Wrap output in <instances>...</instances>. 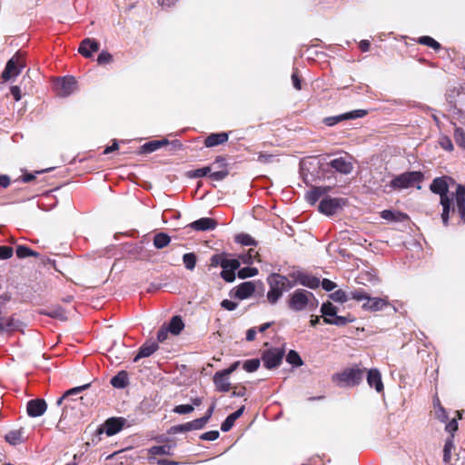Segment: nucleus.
<instances>
[{
    "mask_svg": "<svg viewBox=\"0 0 465 465\" xmlns=\"http://www.w3.org/2000/svg\"><path fill=\"white\" fill-rule=\"evenodd\" d=\"M269 291L267 292L266 298L271 304H275L283 292L295 286V282H292L288 277L279 274L272 273L267 278Z\"/></svg>",
    "mask_w": 465,
    "mask_h": 465,
    "instance_id": "1",
    "label": "nucleus"
},
{
    "mask_svg": "<svg viewBox=\"0 0 465 465\" xmlns=\"http://www.w3.org/2000/svg\"><path fill=\"white\" fill-rule=\"evenodd\" d=\"M288 307L294 312L313 310L318 302L312 292L304 289H297L292 292L287 300Z\"/></svg>",
    "mask_w": 465,
    "mask_h": 465,
    "instance_id": "2",
    "label": "nucleus"
},
{
    "mask_svg": "<svg viewBox=\"0 0 465 465\" xmlns=\"http://www.w3.org/2000/svg\"><path fill=\"white\" fill-rule=\"evenodd\" d=\"M430 189L432 193L440 194V204L442 205V213H441V219L444 225L448 224L449 220V213L450 209V200L449 199L447 193H448V183H447V177H438L435 178L430 186Z\"/></svg>",
    "mask_w": 465,
    "mask_h": 465,
    "instance_id": "3",
    "label": "nucleus"
},
{
    "mask_svg": "<svg viewBox=\"0 0 465 465\" xmlns=\"http://www.w3.org/2000/svg\"><path fill=\"white\" fill-rule=\"evenodd\" d=\"M364 369L359 367L346 368L332 376V381L340 386L353 387L358 385L363 379Z\"/></svg>",
    "mask_w": 465,
    "mask_h": 465,
    "instance_id": "4",
    "label": "nucleus"
},
{
    "mask_svg": "<svg viewBox=\"0 0 465 465\" xmlns=\"http://www.w3.org/2000/svg\"><path fill=\"white\" fill-rule=\"evenodd\" d=\"M423 177V173L419 171L405 172L395 176L391 181L390 187L394 191L409 189L421 183Z\"/></svg>",
    "mask_w": 465,
    "mask_h": 465,
    "instance_id": "5",
    "label": "nucleus"
},
{
    "mask_svg": "<svg viewBox=\"0 0 465 465\" xmlns=\"http://www.w3.org/2000/svg\"><path fill=\"white\" fill-rule=\"evenodd\" d=\"M25 66V61L23 54L16 53L6 64L5 70L2 73L4 81H8L16 77Z\"/></svg>",
    "mask_w": 465,
    "mask_h": 465,
    "instance_id": "6",
    "label": "nucleus"
},
{
    "mask_svg": "<svg viewBox=\"0 0 465 465\" xmlns=\"http://www.w3.org/2000/svg\"><path fill=\"white\" fill-rule=\"evenodd\" d=\"M54 88L58 96L66 97L76 90V81L73 76L57 78Z\"/></svg>",
    "mask_w": 465,
    "mask_h": 465,
    "instance_id": "7",
    "label": "nucleus"
},
{
    "mask_svg": "<svg viewBox=\"0 0 465 465\" xmlns=\"http://www.w3.org/2000/svg\"><path fill=\"white\" fill-rule=\"evenodd\" d=\"M283 357V351L280 349H270L262 353V360L267 369H273L279 366Z\"/></svg>",
    "mask_w": 465,
    "mask_h": 465,
    "instance_id": "8",
    "label": "nucleus"
},
{
    "mask_svg": "<svg viewBox=\"0 0 465 465\" xmlns=\"http://www.w3.org/2000/svg\"><path fill=\"white\" fill-rule=\"evenodd\" d=\"M344 204L343 199L326 197L319 204V211L326 215H332Z\"/></svg>",
    "mask_w": 465,
    "mask_h": 465,
    "instance_id": "9",
    "label": "nucleus"
},
{
    "mask_svg": "<svg viewBox=\"0 0 465 465\" xmlns=\"http://www.w3.org/2000/svg\"><path fill=\"white\" fill-rule=\"evenodd\" d=\"M241 263L238 259H227L221 277L227 282H232L235 280V271L239 269Z\"/></svg>",
    "mask_w": 465,
    "mask_h": 465,
    "instance_id": "10",
    "label": "nucleus"
},
{
    "mask_svg": "<svg viewBox=\"0 0 465 465\" xmlns=\"http://www.w3.org/2000/svg\"><path fill=\"white\" fill-rule=\"evenodd\" d=\"M366 114H367V112L365 110H354V111H351V112H349L346 114H340L337 116L327 117L324 119V123L328 126H332V125H335L336 124L340 123L341 121L348 120V119L361 118Z\"/></svg>",
    "mask_w": 465,
    "mask_h": 465,
    "instance_id": "11",
    "label": "nucleus"
},
{
    "mask_svg": "<svg viewBox=\"0 0 465 465\" xmlns=\"http://www.w3.org/2000/svg\"><path fill=\"white\" fill-rule=\"evenodd\" d=\"M47 408V404L43 399H35L27 402L26 411L30 417L35 418L42 416Z\"/></svg>",
    "mask_w": 465,
    "mask_h": 465,
    "instance_id": "12",
    "label": "nucleus"
},
{
    "mask_svg": "<svg viewBox=\"0 0 465 465\" xmlns=\"http://www.w3.org/2000/svg\"><path fill=\"white\" fill-rule=\"evenodd\" d=\"M125 421L124 418H110L104 422L103 430L107 436H113L123 429Z\"/></svg>",
    "mask_w": 465,
    "mask_h": 465,
    "instance_id": "13",
    "label": "nucleus"
},
{
    "mask_svg": "<svg viewBox=\"0 0 465 465\" xmlns=\"http://www.w3.org/2000/svg\"><path fill=\"white\" fill-rule=\"evenodd\" d=\"M216 226L217 222L214 219L209 217L201 218L189 224V227L198 232L213 231L216 228Z\"/></svg>",
    "mask_w": 465,
    "mask_h": 465,
    "instance_id": "14",
    "label": "nucleus"
},
{
    "mask_svg": "<svg viewBox=\"0 0 465 465\" xmlns=\"http://www.w3.org/2000/svg\"><path fill=\"white\" fill-rule=\"evenodd\" d=\"M255 291V285L252 282H244L234 289L233 297L239 300H244L251 297Z\"/></svg>",
    "mask_w": 465,
    "mask_h": 465,
    "instance_id": "15",
    "label": "nucleus"
},
{
    "mask_svg": "<svg viewBox=\"0 0 465 465\" xmlns=\"http://www.w3.org/2000/svg\"><path fill=\"white\" fill-rule=\"evenodd\" d=\"M329 164L335 171L342 174H349L353 169L351 162L347 160L345 157L335 158L331 160Z\"/></svg>",
    "mask_w": 465,
    "mask_h": 465,
    "instance_id": "16",
    "label": "nucleus"
},
{
    "mask_svg": "<svg viewBox=\"0 0 465 465\" xmlns=\"http://www.w3.org/2000/svg\"><path fill=\"white\" fill-rule=\"evenodd\" d=\"M367 382L369 386L374 388L377 392H381L384 389L381 374L378 369H371L368 371Z\"/></svg>",
    "mask_w": 465,
    "mask_h": 465,
    "instance_id": "17",
    "label": "nucleus"
},
{
    "mask_svg": "<svg viewBox=\"0 0 465 465\" xmlns=\"http://www.w3.org/2000/svg\"><path fill=\"white\" fill-rule=\"evenodd\" d=\"M99 49V43L91 38H85L80 44L78 52L84 57H91L93 53L97 52Z\"/></svg>",
    "mask_w": 465,
    "mask_h": 465,
    "instance_id": "18",
    "label": "nucleus"
},
{
    "mask_svg": "<svg viewBox=\"0 0 465 465\" xmlns=\"http://www.w3.org/2000/svg\"><path fill=\"white\" fill-rule=\"evenodd\" d=\"M388 305L389 302L384 298H371L369 296L362 304V308L366 311L378 312L383 310Z\"/></svg>",
    "mask_w": 465,
    "mask_h": 465,
    "instance_id": "19",
    "label": "nucleus"
},
{
    "mask_svg": "<svg viewBox=\"0 0 465 465\" xmlns=\"http://www.w3.org/2000/svg\"><path fill=\"white\" fill-rule=\"evenodd\" d=\"M213 383L216 390L222 392H227L231 389L229 375L223 371H217L213 376Z\"/></svg>",
    "mask_w": 465,
    "mask_h": 465,
    "instance_id": "20",
    "label": "nucleus"
},
{
    "mask_svg": "<svg viewBox=\"0 0 465 465\" xmlns=\"http://www.w3.org/2000/svg\"><path fill=\"white\" fill-rule=\"evenodd\" d=\"M229 135L227 133L222 132L217 134H211L204 140L206 147H214L219 144L224 143L228 141Z\"/></svg>",
    "mask_w": 465,
    "mask_h": 465,
    "instance_id": "21",
    "label": "nucleus"
},
{
    "mask_svg": "<svg viewBox=\"0 0 465 465\" xmlns=\"http://www.w3.org/2000/svg\"><path fill=\"white\" fill-rule=\"evenodd\" d=\"M456 209L465 222V186L459 185L456 191Z\"/></svg>",
    "mask_w": 465,
    "mask_h": 465,
    "instance_id": "22",
    "label": "nucleus"
},
{
    "mask_svg": "<svg viewBox=\"0 0 465 465\" xmlns=\"http://www.w3.org/2000/svg\"><path fill=\"white\" fill-rule=\"evenodd\" d=\"M172 450L171 445L153 446L148 449V460L153 463L158 455H172Z\"/></svg>",
    "mask_w": 465,
    "mask_h": 465,
    "instance_id": "23",
    "label": "nucleus"
},
{
    "mask_svg": "<svg viewBox=\"0 0 465 465\" xmlns=\"http://www.w3.org/2000/svg\"><path fill=\"white\" fill-rule=\"evenodd\" d=\"M158 349V344L154 341L145 342L139 350L134 361L137 362L140 359L151 356Z\"/></svg>",
    "mask_w": 465,
    "mask_h": 465,
    "instance_id": "24",
    "label": "nucleus"
},
{
    "mask_svg": "<svg viewBox=\"0 0 465 465\" xmlns=\"http://www.w3.org/2000/svg\"><path fill=\"white\" fill-rule=\"evenodd\" d=\"M330 189L331 188L328 186L313 187L312 190L306 193L305 199L309 203L314 204L320 199V197L327 193Z\"/></svg>",
    "mask_w": 465,
    "mask_h": 465,
    "instance_id": "25",
    "label": "nucleus"
},
{
    "mask_svg": "<svg viewBox=\"0 0 465 465\" xmlns=\"http://www.w3.org/2000/svg\"><path fill=\"white\" fill-rule=\"evenodd\" d=\"M243 411L244 406H242L239 410L230 414L222 423L221 430L224 432L229 431L234 425L235 420L242 415Z\"/></svg>",
    "mask_w": 465,
    "mask_h": 465,
    "instance_id": "26",
    "label": "nucleus"
},
{
    "mask_svg": "<svg viewBox=\"0 0 465 465\" xmlns=\"http://www.w3.org/2000/svg\"><path fill=\"white\" fill-rule=\"evenodd\" d=\"M18 328V322L12 317L0 315V333L13 331Z\"/></svg>",
    "mask_w": 465,
    "mask_h": 465,
    "instance_id": "27",
    "label": "nucleus"
},
{
    "mask_svg": "<svg viewBox=\"0 0 465 465\" xmlns=\"http://www.w3.org/2000/svg\"><path fill=\"white\" fill-rule=\"evenodd\" d=\"M5 439L11 445H18L23 442V430H11L5 434Z\"/></svg>",
    "mask_w": 465,
    "mask_h": 465,
    "instance_id": "28",
    "label": "nucleus"
},
{
    "mask_svg": "<svg viewBox=\"0 0 465 465\" xmlns=\"http://www.w3.org/2000/svg\"><path fill=\"white\" fill-rule=\"evenodd\" d=\"M171 237L164 232H158L153 237V245L156 249H163L169 245Z\"/></svg>",
    "mask_w": 465,
    "mask_h": 465,
    "instance_id": "29",
    "label": "nucleus"
},
{
    "mask_svg": "<svg viewBox=\"0 0 465 465\" xmlns=\"http://www.w3.org/2000/svg\"><path fill=\"white\" fill-rule=\"evenodd\" d=\"M111 384L114 388L123 389L128 384V377L125 371H120L111 380Z\"/></svg>",
    "mask_w": 465,
    "mask_h": 465,
    "instance_id": "30",
    "label": "nucleus"
},
{
    "mask_svg": "<svg viewBox=\"0 0 465 465\" xmlns=\"http://www.w3.org/2000/svg\"><path fill=\"white\" fill-rule=\"evenodd\" d=\"M183 327H184V324H183L181 317L174 316L172 318V320L169 323L168 330L171 333L177 335L182 331Z\"/></svg>",
    "mask_w": 465,
    "mask_h": 465,
    "instance_id": "31",
    "label": "nucleus"
},
{
    "mask_svg": "<svg viewBox=\"0 0 465 465\" xmlns=\"http://www.w3.org/2000/svg\"><path fill=\"white\" fill-rule=\"evenodd\" d=\"M321 312L322 313L323 321L326 318L333 319L337 314V308L331 302H325L322 305Z\"/></svg>",
    "mask_w": 465,
    "mask_h": 465,
    "instance_id": "32",
    "label": "nucleus"
},
{
    "mask_svg": "<svg viewBox=\"0 0 465 465\" xmlns=\"http://www.w3.org/2000/svg\"><path fill=\"white\" fill-rule=\"evenodd\" d=\"M16 255L20 259H24L26 257H39V253L33 251L32 249L28 248L25 245H18L16 248Z\"/></svg>",
    "mask_w": 465,
    "mask_h": 465,
    "instance_id": "33",
    "label": "nucleus"
},
{
    "mask_svg": "<svg viewBox=\"0 0 465 465\" xmlns=\"http://www.w3.org/2000/svg\"><path fill=\"white\" fill-rule=\"evenodd\" d=\"M381 216L388 221H402L407 217L406 214L401 213H394L391 210H384L381 213Z\"/></svg>",
    "mask_w": 465,
    "mask_h": 465,
    "instance_id": "34",
    "label": "nucleus"
},
{
    "mask_svg": "<svg viewBox=\"0 0 465 465\" xmlns=\"http://www.w3.org/2000/svg\"><path fill=\"white\" fill-rule=\"evenodd\" d=\"M351 322H353L352 318L345 317V316H338L337 314L335 315V317L333 319H331V318L325 319V323L334 324L337 326H344L347 323Z\"/></svg>",
    "mask_w": 465,
    "mask_h": 465,
    "instance_id": "35",
    "label": "nucleus"
},
{
    "mask_svg": "<svg viewBox=\"0 0 465 465\" xmlns=\"http://www.w3.org/2000/svg\"><path fill=\"white\" fill-rule=\"evenodd\" d=\"M197 257L193 252L183 254V262L187 270L193 271L195 268Z\"/></svg>",
    "mask_w": 465,
    "mask_h": 465,
    "instance_id": "36",
    "label": "nucleus"
},
{
    "mask_svg": "<svg viewBox=\"0 0 465 465\" xmlns=\"http://www.w3.org/2000/svg\"><path fill=\"white\" fill-rule=\"evenodd\" d=\"M286 361L290 364L296 366V367H300L303 364V361H302L301 356L299 355V353L293 350H291L288 352V354L286 356Z\"/></svg>",
    "mask_w": 465,
    "mask_h": 465,
    "instance_id": "37",
    "label": "nucleus"
},
{
    "mask_svg": "<svg viewBox=\"0 0 465 465\" xmlns=\"http://www.w3.org/2000/svg\"><path fill=\"white\" fill-rule=\"evenodd\" d=\"M167 143H168L167 140L152 141V142L146 143L143 146V152H145V153L154 152V151L158 150L160 147H162L163 144H167Z\"/></svg>",
    "mask_w": 465,
    "mask_h": 465,
    "instance_id": "38",
    "label": "nucleus"
},
{
    "mask_svg": "<svg viewBox=\"0 0 465 465\" xmlns=\"http://www.w3.org/2000/svg\"><path fill=\"white\" fill-rule=\"evenodd\" d=\"M454 140L460 148L465 150V132L462 128L455 127Z\"/></svg>",
    "mask_w": 465,
    "mask_h": 465,
    "instance_id": "39",
    "label": "nucleus"
},
{
    "mask_svg": "<svg viewBox=\"0 0 465 465\" xmlns=\"http://www.w3.org/2000/svg\"><path fill=\"white\" fill-rule=\"evenodd\" d=\"M235 241L244 246L255 245L254 239L247 233H240L235 236Z\"/></svg>",
    "mask_w": 465,
    "mask_h": 465,
    "instance_id": "40",
    "label": "nucleus"
},
{
    "mask_svg": "<svg viewBox=\"0 0 465 465\" xmlns=\"http://www.w3.org/2000/svg\"><path fill=\"white\" fill-rule=\"evenodd\" d=\"M227 259H228V257H227V254H225V253L214 254L211 257L210 265L212 267H217L220 265L222 268H223Z\"/></svg>",
    "mask_w": 465,
    "mask_h": 465,
    "instance_id": "41",
    "label": "nucleus"
},
{
    "mask_svg": "<svg viewBox=\"0 0 465 465\" xmlns=\"http://www.w3.org/2000/svg\"><path fill=\"white\" fill-rule=\"evenodd\" d=\"M320 283L321 281L319 278L307 274L302 285L311 289H316L320 286Z\"/></svg>",
    "mask_w": 465,
    "mask_h": 465,
    "instance_id": "42",
    "label": "nucleus"
},
{
    "mask_svg": "<svg viewBox=\"0 0 465 465\" xmlns=\"http://www.w3.org/2000/svg\"><path fill=\"white\" fill-rule=\"evenodd\" d=\"M258 274V270L254 267H244L238 271V277L245 279Z\"/></svg>",
    "mask_w": 465,
    "mask_h": 465,
    "instance_id": "43",
    "label": "nucleus"
},
{
    "mask_svg": "<svg viewBox=\"0 0 465 465\" xmlns=\"http://www.w3.org/2000/svg\"><path fill=\"white\" fill-rule=\"evenodd\" d=\"M418 42L420 45L430 46V47L433 48L434 50H439L440 48V45L430 36H421L419 38Z\"/></svg>",
    "mask_w": 465,
    "mask_h": 465,
    "instance_id": "44",
    "label": "nucleus"
},
{
    "mask_svg": "<svg viewBox=\"0 0 465 465\" xmlns=\"http://www.w3.org/2000/svg\"><path fill=\"white\" fill-rule=\"evenodd\" d=\"M453 441L451 439L448 440L445 442L444 449H443V461L445 463H449L450 461L451 457V450L453 449Z\"/></svg>",
    "mask_w": 465,
    "mask_h": 465,
    "instance_id": "45",
    "label": "nucleus"
},
{
    "mask_svg": "<svg viewBox=\"0 0 465 465\" xmlns=\"http://www.w3.org/2000/svg\"><path fill=\"white\" fill-rule=\"evenodd\" d=\"M331 300L338 302H345L349 300V293L343 290H337L331 294Z\"/></svg>",
    "mask_w": 465,
    "mask_h": 465,
    "instance_id": "46",
    "label": "nucleus"
},
{
    "mask_svg": "<svg viewBox=\"0 0 465 465\" xmlns=\"http://www.w3.org/2000/svg\"><path fill=\"white\" fill-rule=\"evenodd\" d=\"M87 387H88V385H84V386L75 387L71 390H68L61 398H59L57 400V405H61L64 400H65L66 398H68L71 395L78 394L80 391H82L83 390H84Z\"/></svg>",
    "mask_w": 465,
    "mask_h": 465,
    "instance_id": "47",
    "label": "nucleus"
},
{
    "mask_svg": "<svg viewBox=\"0 0 465 465\" xmlns=\"http://www.w3.org/2000/svg\"><path fill=\"white\" fill-rule=\"evenodd\" d=\"M260 366L259 359H251L244 361L242 367L248 372L255 371Z\"/></svg>",
    "mask_w": 465,
    "mask_h": 465,
    "instance_id": "48",
    "label": "nucleus"
},
{
    "mask_svg": "<svg viewBox=\"0 0 465 465\" xmlns=\"http://www.w3.org/2000/svg\"><path fill=\"white\" fill-rule=\"evenodd\" d=\"M439 144L446 151L451 152L454 149L453 143L450 138L447 135H442L439 138Z\"/></svg>",
    "mask_w": 465,
    "mask_h": 465,
    "instance_id": "49",
    "label": "nucleus"
},
{
    "mask_svg": "<svg viewBox=\"0 0 465 465\" xmlns=\"http://www.w3.org/2000/svg\"><path fill=\"white\" fill-rule=\"evenodd\" d=\"M257 256L258 252L255 251L254 249H250L246 254L241 256V259L243 263L252 264Z\"/></svg>",
    "mask_w": 465,
    "mask_h": 465,
    "instance_id": "50",
    "label": "nucleus"
},
{
    "mask_svg": "<svg viewBox=\"0 0 465 465\" xmlns=\"http://www.w3.org/2000/svg\"><path fill=\"white\" fill-rule=\"evenodd\" d=\"M369 295L367 292L358 290L349 292V300L353 299L359 302L365 301L368 299Z\"/></svg>",
    "mask_w": 465,
    "mask_h": 465,
    "instance_id": "51",
    "label": "nucleus"
},
{
    "mask_svg": "<svg viewBox=\"0 0 465 465\" xmlns=\"http://www.w3.org/2000/svg\"><path fill=\"white\" fill-rule=\"evenodd\" d=\"M206 423V419H203L202 417L192 421H189V429H192L193 430H201L205 426Z\"/></svg>",
    "mask_w": 465,
    "mask_h": 465,
    "instance_id": "52",
    "label": "nucleus"
},
{
    "mask_svg": "<svg viewBox=\"0 0 465 465\" xmlns=\"http://www.w3.org/2000/svg\"><path fill=\"white\" fill-rule=\"evenodd\" d=\"M14 250L10 246H0V260H7L13 256Z\"/></svg>",
    "mask_w": 465,
    "mask_h": 465,
    "instance_id": "53",
    "label": "nucleus"
},
{
    "mask_svg": "<svg viewBox=\"0 0 465 465\" xmlns=\"http://www.w3.org/2000/svg\"><path fill=\"white\" fill-rule=\"evenodd\" d=\"M193 411V406L190 404L178 405L173 409V411L178 414H186Z\"/></svg>",
    "mask_w": 465,
    "mask_h": 465,
    "instance_id": "54",
    "label": "nucleus"
},
{
    "mask_svg": "<svg viewBox=\"0 0 465 465\" xmlns=\"http://www.w3.org/2000/svg\"><path fill=\"white\" fill-rule=\"evenodd\" d=\"M219 431L218 430H210V431H207V432H204L203 433L201 436H200V439L203 440H209V441H213V440H215L218 439L219 437Z\"/></svg>",
    "mask_w": 465,
    "mask_h": 465,
    "instance_id": "55",
    "label": "nucleus"
},
{
    "mask_svg": "<svg viewBox=\"0 0 465 465\" xmlns=\"http://www.w3.org/2000/svg\"><path fill=\"white\" fill-rule=\"evenodd\" d=\"M307 273L302 272L301 271L293 272L290 274V276L293 279L292 282H295V285L297 283L302 284V282L304 281Z\"/></svg>",
    "mask_w": 465,
    "mask_h": 465,
    "instance_id": "56",
    "label": "nucleus"
},
{
    "mask_svg": "<svg viewBox=\"0 0 465 465\" xmlns=\"http://www.w3.org/2000/svg\"><path fill=\"white\" fill-rule=\"evenodd\" d=\"M434 414L436 419H438L441 422H447L448 421V413L444 408L436 409L434 411Z\"/></svg>",
    "mask_w": 465,
    "mask_h": 465,
    "instance_id": "57",
    "label": "nucleus"
},
{
    "mask_svg": "<svg viewBox=\"0 0 465 465\" xmlns=\"http://www.w3.org/2000/svg\"><path fill=\"white\" fill-rule=\"evenodd\" d=\"M113 56L107 52H102L97 57V63L99 64H108L112 61Z\"/></svg>",
    "mask_w": 465,
    "mask_h": 465,
    "instance_id": "58",
    "label": "nucleus"
},
{
    "mask_svg": "<svg viewBox=\"0 0 465 465\" xmlns=\"http://www.w3.org/2000/svg\"><path fill=\"white\" fill-rule=\"evenodd\" d=\"M228 175L227 170H222L210 173V178L214 181H222Z\"/></svg>",
    "mask_w": 465,
    "mask_h": 465,
    "instance_id": "59",
    "label": "nucleus"
},
{
    "mask_svg": "<svg viewBox=\"0 0 465 465\" xmlns=\"http://www.w3.org/2000/svg\"><path fill=\"white\" fill-rule=\"evenodd\" d=\"M445 430L451 433V437H453V433L458 430L457 419H452L450 422H448L446 424Z\"/></svg>",
    "mask_w": 465,
    "mask_h": 465,
    "instance_id": "60",
    "label": "nucleus"
},
{
    "mask_svg": "<svg viewBox=\"0 0 465 465\" xmlns=\"http://www.w3.org/2000/svg\"><path fill=\"white\" fill-rule=\"evenodd\" d=\"M221 306L227 311H233L237 308L238 304L231 300H223Z\"/></svg>",
    "mask_w": 465,
    "mask_h": 465,
    "instance_id": "61",
    "label": "nucleus"
},
{
    "mask_svg": "<svg viewBox=\"0 0 465 465\" xmlns=\"http://www.w3.org/2000/svg\"><path fill=\"white\" fill-rule=\"evenodd\" d=\"M320 284H322V288L327 292L332 291L336 287L335 282L329 279H323Z\"/></svg>",
    "mask_w": 465,
    "mask_h": 465,
    "instance_id": "62",
    "label": "nucleus"
},
{
    "mask_svg": "<svg viewBox=\"0 0 465 465\" xmlns=\"http://www.w3.org/2000/svg\"><path fill=\"white\" fill-rule=\"evenodd\" d=\"M211 172L210 167H203L193 171V177H203Z\"/></svg>",
    "mask_w": 465,
    "mask_h": 465,
    "instance_id": "63",
    "label": "nucleus"
},
{
    "mask_svg": "<svg viewBox=\"0 0 465 465\" xmlns=\"http://www.w3.org/2000/svg\"><path fill=\"white\" fill-rule=\"evenodd\" d=\"M246 394V388L244 386L234 387L232 392V397H243Z\"/></svg>",
    "mask_w": 465,
    "mask_h": 465,
    "instance_id": "64",
    "label": "nucleus"
}]
</instances>
